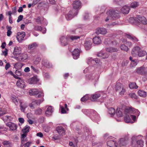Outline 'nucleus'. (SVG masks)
<instances>
[{"mask_svg":"<svg viewBox=\"0 0 147 147\" xmlns=\"http://www.w3.org/2000/svg\"><path fill=\"white\" fill-rule=\"evenodd\" d=\"M137 112L138 113V116L140 114V112H139L138 110L132 108L126 109L125 111V115L124 117V121L127 123H133V122L131 121V119H132L134 121H135L136 120V116L132 114H135Z\"/></svg>","mask_w":147,"mask_h":147,"instance_id":"1","label":"nucleus"},{"mask_svg":"<svg viewBox=\"0 0 147 147\" xmlns=\"http://www.w3.org/2000/svg\"><path fill=\"white\" fill-rule=\"evenodd\" d=\"M138 20L141 23L144 25L147 24V20L145 18L141 16H138L137 18L131 17L130 18V21L132 23L135 24L139 27H140L141 23L138 22Z\"/></svg>","mask_w":147,"mask_h":147,"instance_id":"2","label":"nucleus"},{"mask_svg":"<svg viewBox=\"0 0 147 147\" xmlns=\"http://www.w3.org/2000/svg\"><path fill=\"white\" fill-rule=\"evenodd\" d=\"M119 12L117 10H111L108 11L107 12V18L105 19V21L107 22L109 20H111L113 18L119 17Z\"/></svg>","mask_w":147,"mask_h":147,"instance_id":"3","label":"nucleus"},{"mask_svg":"<svg viewBox=\"0 0 147 147\" xmlns=\"http://www.w3.org/2000/svg\"><path fill=\"white\" fill-rule=\"evenodd\" d=\"M92 42V39L91 38H88L86 39L84 44L86 50H88L91 48Z\"/></svg>","mask_w":147,"mask_h":147,"instance_id":"4","label":"nucleus"},{"mask_svg":"<svg viewBox=\"0 0 147 147\" xmlns=\"http://www.w3.org/2000/svg\"><path fill=\"white\" fill-rule=\"evenodd\" d=\"M46 107L48 108L45 111V115L47 117H50L52 115L53 112V108L51 106H47Z\"/></svg>","mask_w":147,"mask_h":147,"instance_id":"5","label":"nucleus"},{"mask_svg":"<svg viewBox=\"0 0 147 147\" xmlns=\"http://www.w3.org/2000/svg\"><path fill=\"white\" fill-rule=\"evenodd\" d=\"M26 35L25 33L24 32H18L16 38L19 42H21L23 40Z\"/></svg>","mask_w":147,"mask_h":147,"instance_id":"6","label":"nucleus"},{"mask_svg":"<svg viewBox=\"0 0 147 147\" xmlns=\"http://www.w3.org/2000/svg\"><path fill=\"white\" fill-rule=\"evenodd\" d=\"M107 32L106 29L103 28H98L96 29V33L97 34L105 35Z\"/></svg>","mask_w":147,"mask_h":147,"instance_id":"7","label":"nucleus"},{"mask_svg":"<svg viewBox=\"0 0 147 147\" xmlns=\"http://www.w3.org/2000/svg\"><path fill=\"white\" fill-rule=\"evenodd\" d=\"M56 131L60 136H63L65 134L64 129L61 126H59L56 128Z\"/></svg>","mask_w":147,"mask_h":147,"instance_id":"8","label":"nucleus"},{"mask_svg":"<svg viewBox=\"0 0 147 147\" xmlns=\"http://www.w3.org/2000/svg\"><path fill=\"white\" fill-rule=\"evenodd\" d=\"M81 52L80 50L78 49H75L72 53L73 58L77 59L79 57L80 54Z\"/></svg>","mask_w":147,"mask_h":147,"instance_id":"9","label":"nucleus"},{"mask_svg":"<svg viewBox=\"0 0 147 147\" xmlns=\"http://www.w3.org/2000/svg\"><path fill=\"white\" fill-rule=\"evenodd\" d=\"M74 12V10H73V11H70L68 13L66 16V18L68 20H71L74 16L78 14V12L76 11V13H74V14H73V12Z\"/></svg>","mask_w":147,"mask_h":147,"instance_id":"10","label":"nucleus"},{"mask_svg":"<svg viewBox=\"0 0 147 147\" xmlns=\"http://www.w3.org/2000/svg\"><path fill=\"white\" fill-rule=\"evenodd\" d=\"M19 103L20 110L21 111L24 112L25 109L27 107V105L22 100H20L19 101Z\"/></svg>","mask_w":147,"mask_h":147,"instance_id":"11","label":"nucleus"},{"mask_svg":"<svg viewBox=\"0 0 147 147\" xmlns=\"http://www.w3.org/2000/svg\"><path fill=\"white\" fill-rule=\"evenodd\" d=\"M22 49L20 47H14L13 53L14 55L17 56L21 53Z\"/></svg>","mask_w":147,"mask_h":147,"instance_id":"12","label":"nucleus"},{"mask_svg":"<svg viewBox=\"0 0 147 147\" xmlns=\"http://www.w3.org/2000/svg\"><path fill=\"white\" fill-rule=\"evenodd\" d=\"M140 48L138 47H135L133 49L131 54L134 57H136L138 54V52L139 51Z\"/></svg>","mask_w":147,"mask_h":147,"instance_id":"13","label":"nucleus"},{"mask_svg":"<svg viewBox=\"0 0 147 147\" xmlns=\"http://www.w3.org/2000/svg\"><path fill=\"white\" fill-rule=\"evenodd\" d=\"M7 126L9 127L10 129L12 131H16L17 129V126L15 123L10 122L7 124Z\"/></svg>","mask_w":147,"mask_h":147,"instance_id":"14","label":"nucleus"},{"mask_svg":"<svg viewBox=\"0 0 147 147\" xmlns=\"http://www.w3.org/2000/svg\"><path fill=\"white\" fill-rule=\"evenodd\" d=\"M16 84L18 87L22 88H24L25 86V82L22 80L17 81Z\"/></svg>","mask_w":147,"mask_h":147,"instance_id":"15","label":"nucleus"},{"mask_svg":"<svg viewBox=\"0 0 147 147\" xmlns=\"http://www.w3.org/2000/svg\"><path fill=\"white\" fill-rule=\"evenodd\" d=\"M121 12L124 14H127L129 13V8L127 5L124 6L121 9Z\"/></svg>","mask_w":147,"mask_h":147,"instance_id":"16","label":"nucleus"},{"mask_svg":"<svg viewBox=\"0 0 147 147\" xmlns=\"http://www.w3.org/2000/svg\"><path fill=\"white\" fill-rule=\"evenodd\" d=\"M73 6L74 9L79 8L81 6V3L79 1H75L73 3Z\"/></svg>","mask_w":147,"mask_h":147,"instance_id":"17","label":"nucleus"},{"mask_svg":"<svg viewBox=\"0 0 147 147\" xmlns=\"http://www.w3.org/2000/svg\"><path fill=\"white\" fill-rule=\"evenodd\" d=\"M136 72L141 74H144L146 73L144 67H142L138 68L136 70Z\"/></svg>","mask_w":147,"mask_h":147,"instance_id":"18","label":"nucleus"},{"mask_svg":"<svg viewBox=\"0 0 147 147\" xmlns=\"http://www.w3.org/2000/svg\"><path fill=\"white\" fill-rule=\"evenodd\" d=\"M94 43L96 44H98L100 43L101 42V40L100 38L98 36H96L92 39Z\"/></svg>","mask_w":147,"mask_h":147,"instance_id":"19","label":"nucleus"},{"mask_svg":"<svg viewBox=\"0 0 147 147\" xmlns=\"http://www.w3.org/2000/svg\"><path fill=\"white\" fill-rule=\"evenodd\" d=\"M125 36L126 37L133 40L134 42H137L138 41V39L136 37L132 36L129 34H126L125 35Z\"/></svg>","mask_w":147,"mask_h":147,"instance_id":"20","label":"nucleus"},{"mask_svg":"<svg viewBox=\"0 0 147 147\" xmlns=\"http://www.w3.org/2000/svg\"><path fill=\"white\" fill-rule=\"evenodd\" d=\"M97 56L101 58L105 59L108 57L109 55L107 53H104L102 52H101L98 54Z\"/></svg>","mask_w":147,"mask_h":147,"instance_id":"21","label":"nucleus"},{"mask_svg":"<svg viewBox=\"0 0 147 147\" xmlns=\"http://www.w3.org/2000/svg\"><path fill=\"white\" fill-rule=\"evenodd\" d=\"M107 147H117L116 142L113 140H110L107 142Z\"/></svg>","mask_w":147,"mask_h":147,"instance_id":"22","label":"nucleus"},{"mask_svg":"<svg viewBox=\"0 0 147 147\" xmlns=\"http://www.w3.org/2000/svg\"><path fill=\"white\" fill-rule=\"evenodd\" d=\"M60 40L62 44L64 46L67 44V38L65 36H62L60 38Z\"/></svg>","mask_w":147,"mask_h":147,"instance_id":"23","label":"nucleus"},{"mask_svg":"<svg viewBox=\"0 0 147 147\" xmlns=\"http://www.w3.org/2000/svg\"><path fill=\"white\" fill-rule=\"evenodd\" d=\"M138 93L139 96L144 98L146 97L147 95L146 92L142 90H139L138 92Z\"/></svg>","mask_w":147,"mask_h":147,"instance_id":"24","label":"nucleus"},{"mask_svg":"<svg viewBox=\"0 0 147 147\" xmlns=\"http://www.w3.org/2000/svg\"><path fill=\"white\" fill-rule=\"evenodd\" d=\"M105 44H111L113 45H117V43L115 41H111L109 39H107L105 40Z\"/></svg>","mask_w":147,"mask_h":147,"instance_id":"25","label":"nucleus"},{"mask_svg":"<svg viewBox=\"0 0 147 147\" xmlns=\"http://www.w3.org/2000/svg\"><path fill=\"white\" fill-rule=\"evenodd\" d=\"M37 81L36 76H34V77L32 78L29 79L28 82L29 84H33L36 83Z\"/></svg>","mask_w":147,"mask_h":147,"instance_id":"26","label":"nucleus"},{"mask_svg":"<svg viewBox=\"0 0 147 147\" xmlns=\"http://www.w3.org/2000/svg\"><path fill=\"white\" fill-rule=\"evenodd\" d=\"M123 88V87L121 83L119 82L117 83L115 86V90L116 91L120 92Z\"/></svg>","mask_w":147,"mask_h":147,"instance_id":"27","label":"nucleus"},{"mask_svg":"<svg viewBox=\"0 0 147 147\" xmlns=\"http://www.w3.org/2000/svg\"><path fill=\"white\" fill-rule=\"evenodd\" d=\"M106 50L107 52L110 53L117 52L118 51L117 49L113 48V47L107 48L106 49Z\"/></svg>","mask_w":147,"mask_h":147,"instance_id":"28","label":"nucleus"},{"mask_svg":"<svg viewBox=\"0 0 147 147\" xmlns=\"http://www.w3.org/2000/svg\"><path fill=\"white\" fill-rule=\"evenodd\" d=\"M26 133H24V134H22L21 135V144H23L24 143V140L26 141H27V139L26 137Z\"/></svg>","mask_w":147,"mask_h":147,"instance_id":"29","label":"nucleus"},{"mask_svg":"<svg viewBox=\"0 0 147 147\" xmlns=\"http://www.w3.org/2000/svg\"><path fill=\"white\" fill-rule=\"evenodd\" d=\"M87 63L88 64H90V63L92 64H94L95 63H98V61H96V60H94L93 59L91 58H89L88 59Z\"/></svg>","mask_w":147,"mask_h":147,"instance_id":"30","label":"nucleus"},{"mask_svg":"<svg viewBox=\"0 0 147 147\" xmlns=\"http://www.w3.org/2000/svg\"><path fill=\"white\" fill-rule=\"evenodd\" d=\"M147 54V53L145 51L140 50L138 52V55L139 57H143Z\"/></svg>","mask_w":147,"mask_h":147,"instance_id":"31","label":"nucleus"},{"mask_svg":"<svg viewBox=\"0 0 147 147\" xmlns=\"http://www.w3.org/2000/svg\"><path fill=\"white\" fill-rule=\"evenodd\" d=\"M12 101L16 105H18V98L17 97L15 96H12L11 98Z\"/></svg>","mask_w":147,"mask_h":147,"instance_id":"32","label":"nucleus"},{"mask_svg":"<svg viewBox=\"0 0 147 147\" xmlns=\"http://www.w3.org/2000/svg\"><path fill=\"white\" fill-rule=\"evenodd\" d=\"M29 93L30 96L35 95L37 94V90L36 89H32L29 90Z\"/></svg>","mask_w":147,"mask_h":147,"instance_id":"33","label":"nucleus"},{"mask_svg":"<svg viewBox=\"0 0 147 147\" xmlns=\"http://www.w3.org/2000/svg\"><path fill=\"white\" fill-rule=\"evenodd\" d=\"M139 5V3L137 2H134L131 3L130 7L133 8H135Z\"/></svg>","mask_w":147,"mask_h":147,"instance_id":"34","label":"nucleus"},{"mask_svg":"<svg viewBox=\"0 0 147 147\" xmlns=\"http://www.w3.org/2000/svg\"><path fill=\"white\" fill-rule=\"evenodd\" d=\"M137 144L138 147H143L144 142L142 140H140L137 141Z\"/></svg>","mask_w":147,"mask_h":147,"instance_id":"35","label":"nucleus"},{"mask_svg":"<svg viewBox=\"0 0 147 147\" xmlns=\"http://www.w3.org/2000/svg\"><path fill=\"white\" fill-rule=\"evenodd\" d=\"M100 95L99 94H95L93 95L92 97L91 98V100L92 101H95L98 98L100 97Z\"/></svg>","mask_w":147,"mask_h":147,"instance_id":"36","label":"nucleus"},{"mask_svg":"<svg viewBox=\"0 0 147 147\" xmlns=\"http://www.w3.org/2000/svg\"><path fill=\"white\" fill-rule=\"evenodd\" d=\"M14 67L16 69L21 68L23 66V64L20 63H17L14 65Z\"/></svg>","mask_w":147,"mask_h":147,"instance_id":"37","label":"nucleus"},{"mask_svg":"<svg viewBox=\"0 0 147 147\" xmlns=\"http://www.w3.org/2000/svg\"><path fill=\"white\" fill-rule=\"evenodd\" d=\"M129 88L131 89L136 88L137 89L138 87L137 86L135 83H131L129 84Z\"/></svg>","mask_w":147,"mask_h":147,"instance_id":"38","label":"nucleus"},{"mask_svg":"<svg viewBox=\"0 0 147 147\" xmlns=\"http://www.w3.org/2000/svg\"><path fill=\"white\" fill-rule=\"evenodd\" d=\"M119 142V144L121 146H125L126 144V141L123 138L121 139Z\"/></svg>","mask_w":147,"mask_h":147,"instance_id":"39","label":"nucleus"},{"mask_svg":"<svg viewBox=\"0 0 147 147\" xmlns=\"http://www.w3.org/2000/svg\"><path fill=\"white\" fill-rule=\"evenodd\" d=\"M37 30L42 31V33L44 34L46 33V29L45 28H42L41 26H38L37 27Z\"/></svg>","mask_w":147,"mask_h":147,"instance_id":"40","label":"nucleus"},{"mask_svg":"<svg viewBox=\"0 0 147 147\" xmlns=\"http://www.w3.org/2000/svg\"><path fill=\"white\" fill-rule=\"evenodd\" d=\"M120 48L122 50L126 51H127L129 49L128 47L124 45H121Z\"/></svg>","mask_w":147,"mask_h":147,"instance_id":"41","label":"nucleus"},{"mask_svg":"<svg viewBox=\"0 0 147 147\" xmlns=\"http://www.w3.org/2000/svg\"><path fill=\"white\" fill-rule=\"evenodd\" d=\"M109 114L111 115H114L115 113V111L113 108H111L109 109Z\"/></svg>","mask_w":147,"mask_h":147,"instance_id":"42","label":"nucleus"},{"mask_svg":"<svg viewBox=\"0 0 147 147\" xmlns=\"http://www.w3.org/2000/svg\"><path fill=\"white\" fill-rule=\"evenodd\" d=\"M80 38V36H72L70 37V39L72 41H75L78 40Z\"/></svg>","mask_w":147,"mask_h":147,"instance_id":"43","label":"nucleus"},{"mask_svg":"<svg viewBox=\"0 0 147 147\" xmlns=\"http://www.w3.org/2000/svg\"><path fill=\"white\" fill-rule=\"evenodd\" d=\"M30 127L28 126H25L24 128L22 129V132L23 133H26L28 132L29 131Z\"/></svg>","mask_w":147,"mask_h":147,"instance_id":"44","label":"nucleus"},{"mask_svg":"<svg viewBox=\"0 0 147 147\" xmlns=\"http://www.w3.org/2000/svg\"><path fill=\"white\" fill-rule=\"evenodd\" d=\"M36 43H32L31 44L28 45V49H34L36 47Z\"/></svg>","mask_w":147,"mask_h":147,"instance_id":"45","label":"nucleus"},{"mask_svg":"<svg viewBox=\"0 0 147 147\" xmlns=\"http://www.w3.org/2000/svg\"><path fill=\"white\" fill-rule=\"evenodd\" d=\"M117 116L119 117H122L123 115L122 111L118 109H117Z\"/></svg>","mask_w":147,"mask_h":147,"instance_id":"46","label":"nucleus"},{"mask_svg":"<svg viewBox=\"0 0 147 147\" xmlns=\"http://www.w3.org/2000/svg\"><path fill=\"white\" fill-rule=\"evenodd\" d=\"M89 97L87 95H85L84 96L82 97L81 99V100L82 101H85L88 100L89 98Z\"/></svg>","mask_w":147,"mask_h":147,"instance_id":"47","label":"nucleus"},{"mask_svg":"<svg viewBox=\"0 0 147 147\" xmlns=\"http://www.w3.org/2000/svg\"><path fill=\"white\" fill-rule=\"evenodd\" d=\"M38 7H47L48 6L47 4L43 2H41L38 5Z\"/></svg>","mask_w":147,"mask_h":147,"instance_id":"48","label":"nucleus"},{"mask_svg":"<svg viewBox=\"0 0 147 147\" xmlns=\"http://www.w3.org/2000/svg\"><path fill=\"white\" fill-rule=\"evenodd\" d=\"M129 96L130 97L132 98L137 99V96L136 94L134 93H131L129 94Z\"/></svg>","mask_w":147,"mask_h":147,"instance_id":"49","label":"nucleus"},{"mask_svg":"<svg viewBox=\"0 0 147 147\" xmlns=\"http://www.w3.org/2000/svg\"><path fill=\"white\" fill-rule=\"evenodd\" d=\"M37 104V102L36 101H33L32 102L30 105L31 108L33 109L36 106V104Z\"/></svg>","mask_w":147,"mask_h":147,"instance_id":"50","label":"nucleus"},{"mask_svg":"<svg viewBox=\"0 0 147 147\" xmlns=\"http://www.w3.org/2000/svg\"><path fill=\"white\" fill-rule=\"evenodd\" d=\"M11 27H9L7 29V35L8 36H9L12 33V32L11 31Z\"/></svg>","mask_w":147,"mask_h":147,"instance_id":"51","label":"nucleus"},{"mask_svg":"<svg viewBox=\"0 0 147 147\" xmlns=\"http://www.w3.org/2000/svg\"><path fill=\"white\" fill-rule=\"evenodd\" d=\"M22 60H26L27 58V56L25 54H22L20 56Z\"/></svg>","mask_w":147,"mask_h":147,"instance_id":"52","label":"nucleus"},{"mask_svg":"<svg viewBox=\"0 0 147 147\" xmlns=\"http://www.w3.org/2000/svg\"><path fill=\"white\" fill-rule=\"evenodd\" d=\"M137 64V62L135 60H133L131 61V67H134Z\"/></svg>","mask_w":147,"mask_h":147,"instance_id":"53","label":"nucleus"},{"mask_svg":"<svg viewBox=\"0 0 147 147\" xmlns=\"http://www.w3.org/2000/svg\"><path fill=\"white\" fill-rule=\"evenodd\" d=\"M9 142L8 141H4L3 142V144L4 146H9Z\"/></svg>","mask_w":147,"mask_h":147,"instance_id":"54","label":"nucleus"},{"mask_svg":"<svg viewBox=\"0 0 147 147\" xmlns=\"http://www.w3.org/2000/svg\"><path fill=\"white\" fill-rule=\"evenodd\" d=\"M60 109H61V112L62 113H65L66 111L63 107L61 105L60 106Z\"/></svg>","mask_w":147,"mask_h":147,"instance_id":"55","label":"nucleus"},{"mask_svg":"<svg viewBox=\"0 0 147 147\" xmlns=\"http://www.w3.org/2000/svg\"><path fill=\"white\" fill-rule=\"evenodd\" d=\"M44 118L43 117H40L38 119V122L40 123H42L44 122Z\"/></svg>","mask_w":147,"mask_h":147,"instance_id":"56","label":"nucleus"},{"mask_svg":"<svg viewBox=\"0 0 147 147\" xmlns=\"http://www.w3.org/2000/svg\"><path fill=\"white\" fill-rule=\"evenodd\" d=\"M6 111L1 109H0V116L6 113Z\"/></svg>","mask_w":147,"mask_h":147,"instance_id":"57","label":"nucleus"},{"mask_svg":"<svg viewBox=\"0 0 147 147\" xmlns=\"http://www.w3.org/2000/svg\"><path fill=\"white\" fill-rule=\"evenodd\" d=\"M120 95H123L125 92V90L124 88H122L120 92H119Z\"/></svg>","mask_w":147,"mask_h":147,"instance_id":"58","label":"nucleus"},{"mask_svg":"<svg viewBox=\"0 0 147 147\" xmlns=\"http://www.w3.org/2000/svg\"><path fill=\"white\" fill-rule=\"evenodd\" d=\"M15 74L16 75L19 76H21L22 75L21 71L18 70H16L15 71Z\"/></svg>","mask_w":147,"mask_h":147,"instance_id":"59","label":"nucleus"},{"mask_svg":"<svg viewBox=\"0 0 147 147\" xmlns=\"http://www.w3.org/2000/svg\"><path fill=\"white\" fill-rule=\"evenodd\" d=\"M23 16L22 15H20L18 17V19L17 20V22H19L21 21L23 19Z\"/></svg>","mask_w":147,"mask_h":147,"instance_id":"60","label":"nucleus"},{"mask_svg":"<svg viewBox=\"0 0 147 147\" xmlns=\"http://www.w3.org/2000/svg\"><path fill=\"white\" fill-rule=\"evenodd\" d=\"M44 100V99L42 98L40 99H37V105H40L41 102H42Z\"/></svg>","mask_w":147,"mask_h":147,"instance_id":"61","label":"nucleus"},{"mask_svg":"<svg viewBox=\"0 0 147 147\" xmlns=\"http://www.w3.org/2000/svg\"><path fill=\"white\" fill-rule=\"evenodd\" d=\"M31 144V142H28L26 143V144H24V143L23 144L24 145L25 147H29ZM21 144L22 145V144Z\"/></svg>","mask_w":147,"mask_h":147,"instance_id":"62","label":"nucleus"},{"mask_svg":"<svg viewBox=\"0 0 147 147\" xmlns=\"http://www.w3.org/2000/svg\"><path fill=\"white\" fill-rule=\"evenodd\" d=\"M10 117L9 116H5L3 117V119L4 121H7L9 119Z\"/></svg>","mask_w":147,"mask_h":147,"instance_id":"63","label":"nucleus"},{"mask_svg":"<svg viewBox=\"0 0 147 147\" xmlns=\"http://www.w3.org/2000/svg\"><path fill=\"white\" fill-rule=\"evenodd\" d=\"M10 67V65L9 63H7L5 65V69L6 70H7L9 67Z\"/></svg>","mask_w":147,"mask_h":147,"instance_id":"64","label":"nucleus"}]
</instances>
